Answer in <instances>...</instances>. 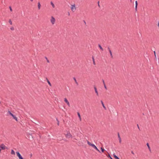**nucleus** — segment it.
Here are the masks:
<instances>
[{"instance_id": "5701e85b", "label": "nucleus", "mask_w": 159, "mask_h": 159, "mask_svg": "<svg viewBox=\"0 0 159 159\" xmlns=\"http://www.w3.org/2000/svg\"><path fill=\"white\" fill-rule=\"evenodd\" d=\"M101 150L102 152H104V151H105V150L102 147H101Z\"/></svg>"}, {"instance_id": "412c9836", "label": "nucleus", "mask_w": 159, "mask_h": 159, "mask_svg": "<svg viewBox=\"0 0 159 159\" xmlns=\"http://www.w3.org/2000/svg\"><path fill=\"white\" fill-rule=\"evenodd\" d=\"M87 143L90 146H91L93 144V143H90L89 141L88 140H87Z\"/></svg>"}, {"instance_id": "39448f33", "label": "nucleus", "mask_w": 159, "mask_h": 159, "mask_svg": "<svg viewBox=\"0 0 159 159\" xmlns=\"http://www.w3.org/2000/svg\"><path fill=\"white\" fill-rule=\"evenodd\" d=\"M55 19L52 16L51 18V21L52 24H54L55 23Z\"/></svg>"}, {"instance_id": "b1692460", "label": "nucleus", "mask_w": 159, "mask_h": 159, "mask_svg": "<svg viewBox=\"0 0 159 159\" xmlns=\"http://www.w3.org/2000/svg\"><path fill=\"white\" fill-rule=\"evenodd\" d=\"M92 60H93V64L94 65H95V60H94V58L93 56L92 57Z\"/></svg>"}, {"instance_id": "bb28decb", "label": "nucleus", "mask_w": 159, "mask_h": 159, "mask_svg": "<svg viewBox=\"0 0 159 159\" xmlns=\"http://www.w3.org/2000/svg\"><path fill=\"white\" fill-rule=\"evenodd\" d=\"M29 138H30L31 139V138L33 139V137L32 136V134H29Z\"/></svg>"}, {"instance_id": "cd10ccee", "label": "nucleus", "mask_w": 159, "mask_h": 159, "mask_svg": "<svg viewBox=\"0 0 159 159\" xmlns=\"http://www.w3.org/2000/svg\"><path fill=\"white\" fill-rule=\"evenodd\" d=\"M45 58L47 60V62L48 63H49V60L48 59V58L46 57H45Z\"/></svg>"}, {"instance_id": "e433bc0d", "label": "nucleus", "mask_w": 159, "mask_h": 159, "mask_svg": "<svg viewBox=\"0 0 159 159\" xmlns=\"http://www.w3.org/2000/svg\"><path fill=\"white\" fill-rule=\"evenodd\" d=\"M107 48H108V50L109 52L110 51V50H111V49H110L109 47H108Z\"/></svg>"}, {"instance_id": "473e14b6", "label": "nucleus", "mask_w": 159, "mask_h": 159, "mask_svg": "<svg viewBox=\"0 0 159 159\" xmlns=\"http://www.w3.org/2000/svg\"><path fill=\"white\" fill-rule=\"evenodd\" d=\"M104 88H105V89H107V87H106V85L105 84H104Z\"/></svg>"}, {"instance_id": "6e6552de", "label": "nucleus", "mask_w": 159, "mask_h": 159, "mask_svg": "<svg viewBox=\"0 0 159 159\" xmlns=\"http://www.w3.org/2000/svg\"><path fill=\"white\" fill-rule=\"evenodd\" d=\"M94 89L95 92L96 93L97 95L98 96V91H97V88H96V86H94Z\"/></svg>"}, {"instance_id": "9d476101", "label": "nucleus", "mask_w": 159, "mask_h": 159, "mask_svg": "<svg viewBox=\"0 0 159 159\" xmlns=\"http://www.w3.org/2000/svg\"><path fill=\"white\" fill-rule=\"evenodd\" d=\"M135 3V9L136 11L137 10V6H138V5L137 1H136Z\"/></svg>"}, {"instance_id": "c85d7f7f", "label": "nucleus", "mask_w": 159, "mask_h": 159, "mask_svg": "<svg viewBox=\"0 0 159 159\" xmlns=\"http://www.w3.org/2000/svg\"><path fill=\"white\" fill-rule=\"evenodd\" d=\"M9 23H10V24L11 25H12V22L11 20V19H10L9 20Z\"/></svg>"}, {"instance_id": "4be33fe9", "label": "nucleus", "mask_w": 159, "mask_h": 159, "mask_svg": "<svg viewBox=\"0 0 159 159\" xmlns=\"http://www.w3.org/2000/svg\"><path fill=\"white\" fill-rule=\"evenodd\" d=\"M87 143L90 146H91L93 144V143H90L89 141L88 140H87Z\"/></svg>"}, {"instance_id": "a878e982", "label": "nucleus", "mask_w": 159, "mask_h": 159, "mask_svg": "<svg viewBox=\"0 0 159 159\" xmlns=\"http://www.w3.org/2000/svg\"><path fill=\"white\" fill-rule=\"evenodd\" d=\"M109 52V53H110L111 57L112 58L113 57V56H112V54L111 51V50H110Z\"/></svg>"}, {"instance_id": "2eb2a0df", "label": "nucleus", "mask_w": 159, "mask_h": 159, "mask_svg": "<svg viewBox=\"0 0 159 159\" xmlns=\"http://www.w3.org/2000/svg\"><path fill=\"white\" fill-rule=\"evenodd\" d=\"M38 9L39 10L40 9L41 4L39 2L38 3Z\"/></svg>"}, {"instance_id": "4c0bfd02", "label": "nucleus", "mask_w": 159, "mask_h": 159, "mask_svg": "<svg viewBox=\"0 0 159 159\" xmlns=\"http://www.w3.org/2000/svg\"><path fill=\"white\" fill-rule=\"evenodd\" d=\"M102 81L103 82V84L104 85V84H105V83L104 80L103 79H102Z\"/></svg>"}, {"instance_id": "c03bdc74", "label": "nucleus", "mask_w": 159, "mask_h": 159, "mask_svg": "<svg viewBox=\"0 0 159 159\" xmlns=\"http://www.w3.org/2000/svg\"><path fill=\"white\" fill-rule=\"evenodd\" d=\"M31 2H33V0H30Z\"/></svg>"}, {"instance_id": "2f4dec72", "label": "nucleus", "mask_w": 159, "mask_h": 159, "mask_svg": "<svg viewBox=\"0 0 159 159\" xmlns=\"http://www.w3.org/2000/svg\"><path fill=\"white\" fill-rule=\"evenodd\" d=\"M153 52H154V56H155V57L156 58V52H155V51H154Z\"/></svg>"}, {"instance_id": "f03ea898", "label": "nucleus", "mask_w": 159, "mask_h": 159, "mask_svg": "<svg viewBox=\"0 0 159 159\" xmlns=\"http://www.w3.org/2000/svg\"><path fill=\"white\" fill-rule=\"evenodd\" d=\"M16 156L18 157L19 159H24L23 157L20 154L19 151H17L16 152Z\"/></svg>"}, {"instance_id": "9b49d317", "label": "nucleus", "mask_w": 159, "mask_h": 159, "mask_svg": "<svg viewBox=\"0 0 159 159\" xmlns=\"http://www.w3.org/2000/svg\"><path fill=\"white\" fill-rule=\"evenodd\" d=\"M101 103H102V104L103 107L104 108V109H105V110H106V108L105 107V106L104 105V104L103 102V101H102V100H101Z\"/></svg>"}, {"instance_id": "72a5a7b5", "label": "nucleus", "mask_w": 159, "mask_h": 159, "mask_svg": "<svg viewBox=\"0 0 159 159\" xmlns=\"http://www.w3.org/2000/svg\"><path fill=\"white\" fill-rule=\"evenodd\" d=\"M96 150H97L99 153H101V152L97 148V149H96Z\"/></svg>"}, {"instance_id": "aec40b11", "label": "nucleus", "mask_w": 159, "mask_h": 159, "mask_svg": "<svg viewBox=\"0 0 159 159\" xmlns=\"http://www.w3.org/2000/svg\"><path fill=\"white\" fill-rule=\"evenodd\" d=\"M11 154L12 155H15V153L13 149H11Z\"/></svg>"}, {"instance_id": "c9c22d12", "label": "nucleus", "mask_w": 159, "mask_h": 159, "mask_svg": "<svg viewBox=\"0 0 159 159\" xmlns=\"http://www.w3.org/2000/svg\"><path fill=\"white\" fill-rule=\"evenodd\" d=\"M99 1H98V5L99 7H100V5H99Z\"/></svg>"}, {"instance_id": "a211bd4d", "label": "nucleus", "mask_w": 159, "mask_h": 159, "mask_svg": "<svg viewBox=\"0 0 159 159\" xmlns=\"http://www.w3.org/2000/svg\"><path fill=\"white\" fill-rule=\"evenodd\" d=\"M98 47H99V48H100V49L102 51H103V48H102V46H101V45H100V44H98Z\"/></svg>"}, {"instance_id": "79ce46f5", "label": "nucleus", "mask_w": 159, "mask_h": 159, "mask_svg": "<svg viewBox=\"0 0 159 159\" xmlns=\"http://www.w3.org/2000/svg\"><path fill=\"white\" fill-rule=\"evenodd\" d=\"M158 27L159 28V22H158Z\"/></svg>"}, {"instance_id": "f257e3e1", "label": "nucleus", "mask_w": 159, "mask_h": 159, "mask_svg": "<svg viewBox=\"0 0 159 159\" xmlns=\"http://www.w3.org/2000/svg\"><path fill=\"white\" fill-rule=\"evenodd\" d=\"M8 113L12 117L13 119H14L16 121H18L17 118L16 116L15 115L13 114L9 111H8Z\"/></svg>"}, {"instance_id": "f8f14e48", "label": "nucleus", "mask_w": 159, "mask_h": 159, "mask_svg": "<svg viewBox=\"0 0 159 159\" xmlns=\"http://www.w3.org/2000/svg\"><path fill=\"white\" fill-rule=\"evenodd\" d=\"M113 156L115 158V159H120L115 154V153H114L113 154Z\"/></svg>"}, {"instance_id": "4468645a", "label": "nucleus", "mask_w": 159, "mask_h": 159, "mask_svg": "<svg viewBox=\"0 0 159 159\" xmlns=\"http://www.w3.org/2000/svg\"><path fill=\"white\" fill-rule=\"evenodd\" d=\"M146 145H147V146H148V148L149 150V151L151 152V148H150V147L149 146V144L148 143H147L146 144Z\"/></svg>"}, {"instance_id": "f3484780", "label": "nucleus", "mask_w": 159, "mask_h": 159, "mask_svg": "<svg viewBox=\"0 0 159 159\" xmlns=\"http://www.w3.org/2000/svg\"><path fill=\"white\" fill-rule=\"evenodd\" d=\"M73 79L74 80V81H75L76 84V85H78V83L77 82V80H76V79L75 78V77H73Z\"/></svg>"}, {"instance_id": "58836bf2", "label": "nucleus", "mask_w": 159, "mask_h": 159, "mask_svg": "<svg viewBox=\"0 0 159 159\" xmlns=\"http://www.w3.org/2000/svg\"><path fill=\"white\" fill-rule=\"evenodd\" d=\"M137 127H138V128L139 129V130H140V129H139V125H138V124H137Z\"/></svg>"}, {"instance_id": "7ed1b4c3", "label": "nucleus", "mask_w": 159, "mask_h": 159, "mask_svg": "<svg viewBox=\"0 0 159 159\" xmlns=\"http://www.w3.org/2000/svg\"><path fill=\"white\" fill-rule=\"evenodd\" d=\"M5 146L3 144H2L0 145V152L1 150H4L5 149Z\"/></svg>"}, {"instance_id": "6ab92c4d", "label": "nucleus", "mask_w": 159, "mask_h": 159, "mask_svg": "<svg viewBox=\"0 0 159 159\" xmlns=\"http://www.w3.org/2000/svg\"><path fill=\"white\" fill-rule=\"evenodd\" d=\"M46 80H47V82L48 83V84H49V85L50 86H52V85H51V83H50L49 81L48 80L47 78H46Z\"/></svg>"}, {"instance_id": "7c9ffc66", "label": "nucleus", "mask_w": 159, "mask_h": 159, "mask_svg": "<svg viewBox=\"0 0 159 159\" xmlns=\"http://www.w3.org/2000/svg\"><path fill=\"white\" fill-rule=\"evenodd\" d=\"M9 8L10 11H12V9L11 7L9 6Z\"/></svg>"}, {"instance_id": "ea45409f", "label": "nucleus", "mask_w": 159, "mask_h": 159, "mask_svg": "<svg viewBox=\"0 0 159 159\" xmlns=\"http://www.w3.org/2000/svg\"><path fill=\"white\" fill-rule=\"evenodd\" d=\"M131 153L132 154H134V152H133V151H131Z\"/></svg>"}, {"instance_id": "f704fd0d", "label": "nucleus", "mask_w": 159, "mask_h": 159, "mask_svg": "<svg viewBox=\"0 0 159 159\" xmlns=\"http://www.w3.org/2000/svg\"><path fill=\"white\" fill-rule=\"evenodd\" d=\"M10 29L11 30H14V28L13 27H11L10 28Z\"/></svg>"}, {"instance_id": "423d86ee", "label": "nucleus", "mask_w": 159, "mask_h": 159, "mask_svg": "<svg viewBox=\"0 0 159 159\" xmlns=\"http://www.w3.org/2000/svg\"><path fill=\"white\" fill-rule=\"evenodd\" d=\"M71 10L73 11H74H74H75L76 9L75 8V4H74L73 5H71Z\"/></svg>"}, {"instance_id": "c756f323", "label": "nucleus", "mask_w": 159, "mask_h": 159, "mask_svg": "<svg viewBox=\"0 0 159 159\" xmlns=\"http://www.w3.org/2000/svg\"><path fill=\"white\" fill-rule=\"evenodd\" d=\"M56 120L57 121V124L58 125H59V122L57 118H56Z\"/></svg>"}, {"instance_id": "dca6fc26", "label": "nucleus", "mask_w": 159, "mask_h": 159, "mask_svg": "<svg viewBox=\"0 0 159 159\" xmlns=\"http://www.w3.org/2000/svg\"><path fill=\"white\" fill-rule=\"evenodd\" d=\"M91 146L94 148L95 149H97V148L94 144H93Z\"/></svg>"}, {"instance_id": "1a4fd4ad", "label": "nucleus", "mask_w": 159, "mask_h": 159, "mask_svg": "<svg viewBox=\"0 0 159 159\" xmlns=\"http://www.w3.org/2000/svg\"><path fill=\"white\" fill-rule=\"evenodd\" d=\"M118 138L119 139V143H120L121 142V138L120 136L119 133L118 132Z\"/></svg>"}, {"instance_id": "0eeeda50", "label": "nucleus", "mask_w": 159, "mask_h": 159, "mask_svg": "<svg viewBox=\"0 0 159 159\" xmlns=\"http://www.w3.org/2000/svg\"><path fill=\"white\" fill-rule=\"evenodd\" d=\"M64 101L65 102L67 103V105H68V106L69 107H70V103L68 101V100H67V99H66V98H64Z\"/></svg>"}, {"instance_id": "393cba45", "label": "nucleus", "mask_w": 159, "mask_h": 159, "mask_svg": "<svg viewBox=\"0 0 159 159\" xmlns=\"http://www.w3.org/2000/svg\"><path fill=\"white\" fill-rule=\"evenodd\" d=\"M51 4L53 8L55 7V5H54V4H53V3L52 2V1H51Z\"/></svg>"}, {"instance_id": "a19ab883", "label": "nucleus", "mask_w": 159, "mask_h": 159, "mask_svg": "<svg viewBox=\"0 0 159 159\" xmlns=\"http://www.w3.org/2000/svg\"><path fill=\"white\" fill-rule=\"evenodd\" d=\"M5 149H8V148L7 147H6V146H5Z\"/></svg>"}, {"instance_id": "de8ad7c7", "label": "nucleus", "mask_w": 159, "mask_h": 159, "mask_svg": "<svg viewBox=\"0 0 159 159\" xmlns=\"http://www.w3.org/2000/svg\"><path fill=\"white\" fill-rule=\"evenodd\" d=\"M32 156V154H31V155H30V156Z\"/></svg>"}, {"instance_id": "49530a36", "label": "nucleus", "mask_w": 159, "mask_h": 159, "mask_svg": "<svg viewBox=\"0 0 159 159\" xmlns=\"http://www.w3.org/2000/svg\"><path fill=\"white\" fill-rule=\"evenodd\" d=\"M68 15H70V13H69Z\"/></svg>"}, {"instance_id": "37998d69", "label": "nucleus", "mask_w": 159, "mask_h": 159, "mask_svg": "<svg viewBox=\"0 0 159 159\" xmlns=\"http://www.w3.org/2000/svg\"><path fill=\"white\" fill-rule=\"evenodd\" d=\"M84 23H85V24H86V22H85V21L84 20Z\"/></svg>"}, {"instance_id": "ddd939ff", "label": "nucleus", "mask_w": 159, "mask_h": 159, "mask_svg": "<svg viewBox=\"0 0 159 159\" xmlns=\"http://www.w3.org/2000/svg\"><path fill=\"white\" fill-rule=\"evenodd\" d=\"M77 115H78V117H79V118L80 119V121H81V119L80 114L79 112H77Z\"/></svg>"}, {"instance_id": "a18cd8bd", "label": "nucleus", "mask_w": 159, "mask_h": 159, "mask_svg": "<svg viewBox=\"0 0 159 159\" xmlns=\"http://www.w3.org/2000/svg\"><path fill=\"white\" fill-rule=\"evenodd\" d=\"M130 0V2H132V0Z\"/></svg>"}, {"instance_id": "20e7f679", "label": "nucleus", "mask_w": 159, "mask_h": 159, "mask_svg": "<svg viewBox=\"0 0 159 159\" xmlns=\"http://www.w3.org/2000/svg\"><path fill=\"white\" fill-rule=\"evenodd\" d=\"M66 137L67 138H71L72 137V135L70 134V132H69L67 133L66 135Z\"/></svg>"}]
</instances>
